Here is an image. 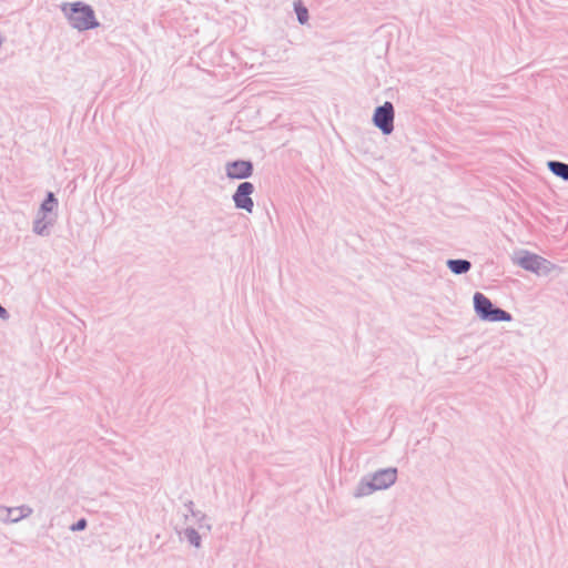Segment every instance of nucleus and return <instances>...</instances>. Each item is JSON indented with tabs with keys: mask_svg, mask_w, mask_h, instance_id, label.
<instances>
[{
	"mask_svg": "<svg viewBox=\"0 0 568 568\" xmlns=\"http://www.w3.org/2000/svg\"><path fill=\"white\" fill-rule=\"evenodd\" d=\"M396 480V469H384L376 473L369 487L374 490L385 489L393 485Z\"/></svg>",
	"mask_w": 568,
	"mask_h": 568,
	"instance_id": "obj_6",
	"label": "nucleus"
},
{
	"mask_svg": "<svg viewBox=\"0 0 568 568\" xmlns=\"http://www.w3.org/2000/svg\"><path fill=\"white\" fill-rule=\"evenodd\" d=\"M447 264L455 274L466 273L470 268V263L466 260H449Z\"/></svg>",
	"mask_w": 568,
	"mask_h": 568,
	"instance_id": "obj_8",
	"label": "nucleus"
},
{
	"mask_svg": "<svg viewBox=\"0 0 568 568\" xmlns=\"http://www.w3.org/2000/svg\"><path fill=\"white\" fill-rule=\"evenodd\" d=\"M87 526L85 519H80L75 525L72 526V530H82Z\"/></svg>",
	"mask_w": 568,
	"mask_h": 568,
	"instance_id": "obj_12",
	"label": "nucleus"
},
{
	"mask_svg": "<svg viewBox=\"0 0 568 568\" xmlns=\"http://www.w3.org/2000/svg\"><path fill=\"white\" fill-rule=\"evenodd\" d=\"M549 169L551 172L564 180H568V164L561 162H549Z\"/></svg>",
	"mask_w": 568,
	"mask_h": 568,
	"instance_id": "obj_9",
	"label": "nucleus"
},
{
	"mask_svg": "<svg viewBox=\"0 0 568 568\" xmlns=\"http://www.w3.org/2000/svg\"><path fill=\"white\" fill-rule=\"evenodd\" d=\"M374 124L384 133L389 134L394 130V108L390 102L378 106L373 116Z\"/></svg>",
	"mask_w": 568,
	"mask_h": 568,
	"instance_id": "obj_3",
	"label": "nucleus"
},
{
	"mask_svg": "<svg viewBox=\"0 0 568 568\" xmlns=\"http://www.w3.org/2000/svg\"><path fill=\"white\" fill-rule=\"evenodd\" d=\"M57 204V201L54 199V195L52 193L48 194V199L42 203L41 210L43 212H51Z\"/></svg>",
	"mask_w": 568,
	"mask_h": 568,
	"instance_id": "obj_11",
	"label": "nucleus"
},
{
	"mask_svg": "<svg viewBox=\"0 0 568 568\" xmlns=\"http://www.w3.org/2000/svg\"><path fill=\"white\" fill-rule=\"evenodd\" d=\"M474 305L477 314L480 318L489 322H509L511 316L509 313L494 307L493 303L488 297L481 293L474 295Z\"/></svg>",
	"mask_w": 568,
	"mask_h": 568,
	"instance_id": "obj_1",
	"label": "nucleus"
},
{
	"mask_svg": "<svg viewBox=\"0 0 568 568\" xmlns=\"http://www.w3.org/2000/svg\"><path fill=\"white\" fill-rule=\"evenodd\" d=\"M0 317L1 318H7L8 317L7 311L1 305H0Z\"/></svg>",
	"mask_w": 568,
	"mask_h": 568,
	"instance_id": "obj_14",
	"label": "nucleus"
},
{
	"mask_svg": "<svg viewBox=\"0 0 568 568\" xmlns=\"http://www.w3.org/2000/svg\"><path fill=\"white\" fill-rule=\"evenodd\" d=\"M70 23L79 30H88L98 26L93 10L80 2L73 3L68 13Z\"/></svg>",
	"mask_w": 568,
	"mask_h": 568,
	"instance_id": "obj_2",
	"label": "nucleus"
},
{
	"mask_svg": "<svg viewBox=\"0 0 568 568\" xmlns=\"http://www.w3.org/2000/svg\"><path fill=\"white\" fill-rule=\"evenodd\" d=\"M295 11L301 23H305L308 20L307 9L303 7L300 2L295 3Z\"/></svg>",
	"mask_w": 568,
	"mask_h": 568,
	"instance_id": "obj_10",
	"label": "nucleus"
},
{
	"mask_svg": "<svg viewBox=\"0 0 568 568\" xmlns=\"http://www.w3.org/2000/svg\"><path fill=\"white\" fill-rule=\"evenodd\" d=\"M43 229H44V226H41V223H40V222H37V223H36L34 230H36L39 234H42Z\"/></svg>",
	"mask_w": 568,
	"mask_h": 568,
	"instance_id": "obj_13",
	"label": "nucleus"
},
{
	"mask_svg": "<svg viewBox=\"0 0 568 568\" xmlns=\"http://www.w3.org/2000/svg\"><path fill=\"white\" fill-rule=\"evenodd\" d=\"M254 192V186L250 182H243L237 186V190L234 193L233 200L235 202L236 207L245 210L251 213L253 211V200L251 197Z\"/></svg>",
	"mask_w": 568,
	"mask_h": 568,
	"instance_id": "obj_5",
	"label": "nucleus"
},
{
	"mask_svg": "<svg viewBox=\"0 0 568 568\" xmlns=\"http://www.w3.org/2000/svg\"><path fill=\"white\" fill-rule=\"evenodd\" d=\"M517 264L537 274L546 273L552 268V265L548 261L531 253H525L523 256L518 257Z\"/></svg>",
	"mask_w": 568,
	"mask_h": 568,
	"instance_id": "obj_4",
	"label": "nucleus"
},
{
	"mask_svg": "<svg viewBox=\"0 0 568 568\" xmlns=\"http://www.w3.org/2000/svg\"><path fill=\"white\" fill-rule=\"evenodd\" d=\"M253 166L248 161H234L226 165V174L231 179H245L252 174Z\"/></svg>",
	"mask_w": 568,
	"mask_h": 568,
	"instance_id": "obj_7",
	"label": "nucleus"
}]
</instances>
